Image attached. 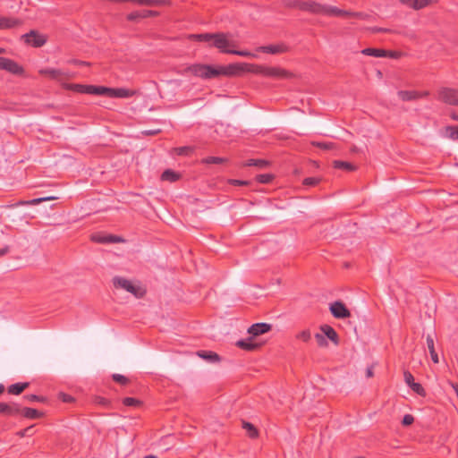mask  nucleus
Wrapping results in <instances>:
<instances>
[{"label":"nucleus","instance_id":"obj_39","mask_svg":"<svg viewBox=\"0 0 458 458\" xmlns=\"http://www.w3.org/2000/svg\"><path fill=\"white\" fill-rule=\"evenodd\" d=\"M174 151L178 156H190L191 154L193 153L194 148L191 147V146L179 147V148H174Z\"/></svg>","mask_w":458,"mask_h":458},{"label":"nucleus","instance_id":"obj_3","mask_svg":"<svg viewBox=\"0 0 458 458\" xmlns=\"http://www.w3.org/2000/svg\"><path fill=\"white\" fill-rule=\"evenodd\" d=\"M232 34L225 32H216L213 34L212 43L209 47L217 48L221 53L231 54L233 48L237 47L234 40H231Z\"/></svg>","mask_w":458,"mask_h":458},{"label":"nucleus","instance_id":"obj_48","mask_svg":"<svg viewBox=\"0 0 458 458\" xmlns=\"http://www.w3.org/2000/svg\"><path fill=\"white\" fill-rule=\"evenodd\" d=\"M318 177H307L303 180L302 183L306 186H315L320 182Z\"/></svg>","mask_w":458,"mask_h":458},{"label":"nucleus","instance_id":"obj_59","mask_svg":"<svg viewBox=\"0 0 458 458\" xmlns=\"http://www.w3.org/2000/svg\"><path fill=\"white\" fill-rule=\"evenodd\" d=\"M232 183L233 185L242 186V185H248L250 182L248 181L232 180Z\"/></svg>","mask_w":458,"mask_h":458},{"label":"nucleus","instance_id":"obj_41","mask_svg":"<svg viewBox=\"0 0 458 458\" xmlns=\"http://www.w3.org/2000/svg\"><path fill=\"white\" fill-rule=\"evenodd\" d=\"M274 179V175L271 174H262L256 176V181L259 183L267 184Z\"/></svg>","mask_w":458,"mask_h":458},{"label":"nucleus","instance_id":"obj_62","mask_svg":"<svg viewBox=\"0 0 458 458\" xmlns=\"http://www.w3.org/2000/svg\"><path fill=\"white\" fill-rule=\"evenodd\" d=\"M450 116L454 121H458V114L456 113H452Z\"/></svg>","mask_w":458,"mask_h":458},{"label":"nucleus","instance_id":"obj_9","mask_svg":"<svg viewBox=\"0 0 458 458\" xmlns=\"http://www.w3.org/2000/svg\"><path fill=\"white\" fill-rule=\"evenodd\" d=\"M329 310L335 318H346L351 317L350 310L341 301H336L331 303Z\"/></svg>","mask_w":458,"mask_h":458},{"label":"nucleus","instance_id":"obj_8","mask_svg":"<svg viewBox=\"0 0 458 458\" xmlns=\"http://www.w3.org/2000/svg\"><path fill=\"white\" fill-rule=\"evenodd\" d=\"M0 70H4L14 75H23L24 69L17 62L6 57H0Z\"/></svg>","mask_w":458,"mask_h":458},{"label":"nucleus","instance_id":"obj_30","mask_svg":"<svg viewBox=\"0 0 458 458\" xmlns=\"http://www.w3.org/2000/svg\"><path fill=\"white\" fill-rule=\"evenodd\" d=\"M333 167L335 169H342L349 172L356 170V166L352 163L341 160H335L333 162Z\"/></svg>","mask_w":458,"mask_h":458},{"label":"nucleus","instance_id":"obj_4","mask_svg":"<svg viewBox=\"0 0 458 458\" xmlns=\"http://www.w3.org/2000/svg\"><path fill=\"white\" fill-rule=\"evenodd\" d=\"M113 284L115 288H122L137 298H141L146 293V291L140 285L135 284L131 281L121 276H114L113 278Z\"/></svg>","mask_w":458,"mask_h":458},{"label":"nucleus","instance_id":"obj_31","mask_svg":"<svg viewBox=\"0 0 458 458\" xmlns=\"http://www.w3.org/2000/svg\"><path fill=\"white\" fill-rule=\"evenodd\" d=\"M108 87L89 85V95L107 96Z\"/></svg>","mask_w":458,"mask_h":458},{"label":"nucleus","instance_id":"obj_15","mask_svg":"<svg viewBox=\"0 0 458 458\" xmlns=\"http://www.w3.org/2000/svg\"><path fill=\"white\" fill-rule=\"evenodd\" d=\"M235 344L240 349H242V350L248 351V352L256 351V350L259 349L261 347V345H262L260 343L253 342V337L252 336H250L246 340H243V339L239 340V341L236 342Z\"/></svg>","mask_w":458,"mask_h":458},{"label":"nucleus","instance_id":"obj_11","mask_svg":"<svg viewBox=\"0 0 458 458\" xmlns=\"http://www.w3.org/2000/svg\"><path fill=\"white\" fill-rule=\"evenodd\" d=\"M272 328V325L270 324H267V323H256V324H253L251 325L247 332L248 334L250 335V336L252 337H256V336H259L260 335H263L265 333H267L271 330Z\"/></svg>","mask_w":458,"mask_h":458},{"label":"nucleus","instance_id":"obj_26","mask_svg":"<svg viewBox=\"0 0 458 458\" xmlns=\"http://www.w3.org/2000/svg\"><path fill=\"white\" fill-rule=\"evenodd\" d=\"M197 355L209 362L214 363L220 361V356L216 352L211 351H199Z\"/></svg>","mask_w":458,"mask_h":458},{"label":"nucleus","instance_id":"obj_12","mask_svg":"<svg viewBox=\"0 0 458 458\" xmlns=\"http://www.w3.org/2000/svg\"><path fill=\"white\" fill-rule=\"evenodd\" d=\"M259 50L262 53L276 55L288 52L289 47L284 43H280L276 45L262 46Z\"/></svg>","mask_w":458,"mask_h":458},{"label":"nucleus","instance_id":"obj_61","mask_svg":"<svg viewBox=\"0 0 458 458\" xmlns=\"http://www.w3.org/2000/svg\"><path fill=\"white\" fill-rule=\"evenodd\" d=\"M9 250H10L9 246H4V248H1L0 249V257L6 255L9 252Z\"/></svg>","mask_w":458,"mask_h":458},{"label":"nucleus","instance_id":"obj_20","mask_svg":"<svg viewBox=\"0 0 458 458\" xmlns=\"http://www.w3.org/2000/svg\"><path fill=\"white\" fill-rule=\"evenodd\" d=\"M399 2L413 10H420L433 3V0H399Z\"/></svg>","mask_w":458,"mask_h":458},{"label":"nucleus","instance_id":"obj_37","mask_svg":"<svg viewBox=\"0 0 458 458\" xmlns=\"http://www.w3.org/2000/svg\"><path fill=\"white\" fill-rule=\"evenodd\" d=\"M56 198L55 197H45V198H38V199H30V200H26V201H20L18 203H16L14 206H19V205H37V204H39L43 201H46V200H50V199H55Z\"/></svg>","mask_w":458,"mask_h":458},{"label":"nucleus","instance_id":"obj_5","mask_svg":"<svg viewBox=\"0 0 458 458\" xmlns=\"http://www.w3.org/2000/svg\"><path fill=\"white\" fill-rule=\"evenodd\" d=\"M437 98L446 105L458 106V89L443 87L437 91Z\"/></svg>","mask_w":458,"mask_h":458},{"label":"nucleus","instance_id":"obj_24","mask_svg":"<svg viewBox=\"0 0 458 458\" xmlns=\"http://www.w3.org/2000/svg\"><path fill=\"white\" fill-rule=\"evenodd\" d=\"M131 3L145 6L169 5V0H131Z\"/></svg>","mask_w":458,"mask_h":458},{"label":"nucleus","instance_id":"obj_40","mask_svg":"<svg viewBox=\"0 0 458 458\" xmlns=\"http://www.w3.org/2000/svg\"><path fill=\"white\" fill-rule=\"evenodd\" d=\"M295 338L298 339V340H301L304 343H309L311 339V333H310V329H304L301 332H299L296 335H295Z\"/></svg>","mask_w":458,"mask_h":458},{"label":"nucleus","instance_id":"obj_16","mask_svg":"<svg viewBox=\"0 0 458 458\" xmlns=\"http://www.w3.org/2000/svg\"><path fill=\"white\" fill-rule=\"evenodd\" d=\"M0 414L6 416H16L19 414V403H0Z\"/></svg>","mask_w":458,"mask_h":458},{"label":"nucleus","instance_id":"obj_45","mask_svg":"<svg viewBox=\"0 0 458 458\" xmlns=\"http://www.w3.org/2000/svg\"><path fill=\"white\" fill-rule=\"evenodd\" d=\"M315 339L319 347H327L328 346L327 340L323 334L317 333L315 335Z\"/></svg>","mask_w":458,"mask_h":458},{"label":"nucleus","instance_id":"obj_38","mask_svg":"<svg viewBox=\"0 0 458 458\" xmlns=\"http://www.w3.org/2000/svg\"><path fill=\"white\" fill-rule=\"evenodd\" d=\"M445 131L446 137H448L449 139H451L453 140H458V125L457 126H453V125L446 126L445 128Z\"/></svg>","mask_w":458,"mask_h":458},{"label":"nucleus","instance_id":"obj_55","mask_svg":"<svg viewBox=\"0 0 458 458\" xmlns=\"http://www.w3.org/2000/svg\"><path fill=\"white\" fill-rule=\"evenodd\" d=\"M161 132V129H155V130H145L142 131L141 133L145 136H154Z\"/></svg>","mask_w":458,"mask_h":458},{"label":"nucleus","instance_id":"obj_23","mask_svg":"<svg viewBox=\"0 0 458 458\" xmlns=\"http://www.w3.org/2000/svg\"><path fill=\"white\" fill-rule=\"evenodd\" d=\"M91 240L99 243H116L123 241L121 237L112 234L104 237L93 235Z\"/></svg>","mask_w":458,"mask_h":458},{"label":"nucleus","instance_id":"obj_17","mask_svg":"<svg viewBox=\"0 0 458 458\" xmlns=\"http://www.w3.org/2000/svg\"><path fill=\"white\" fill-rule=\"evenodd\" d=\"M319 329L325 337L328 338L335 345L339 344V336L336 331L331 326L325 324L320 326Z\"/></svg>","mask_w":458,"mask_h":458},{"label":"nucleus","instance_id":"obj_27","mask_svg":"<svg viewBox=\"0 0 458 458\" xmlns=\"http://www.w3.org/2000/svg\"><path fill=\"white\" fill-rule=\"evenodd\" d=\"M182 175L179 173H176L171 169L165 170L161 174L162 181H167L170 182H174L181 179Z\"/></svg>","mask_w":458,"mask_h":458},{"label":"nucleus","instance_id":"obj_47","mask_svg":"<svg viewBox=\"0 0 458 458\" xmlns=\"http://www.w3.org/2000/svg\"><path fill=\"white\" fill-rule=\"evenodd\" d=\"M23 398L28 400L29 402L45 403L47 401L46 397L40 396V395H37V394H27V395H24Z\"/></svg>","mask_w":458,"mask_h":458},{"label":"nucleus","instance_id":"obj_52","mask_svg":"<svg viewBox=\"0 0 458 458\" xmlns=\"http://www.w3.org/2000/svg\"><path fill=\"white\" fill-rule=\"evenodd\" d=\"M403 377H404V381H405V383H406L409 386H411V385L412 383H414V377H413L412 374H411L410 371L405 370V371L403 372Z\"/></svg>","mask_w":458,"mask_h":458},{"label":"nucleus","instance_id":"obj_33","mask_svg":"<svg viewBox=\"0 0 458 458\" xmlns=\"http://www.w3.org/2000/svg\"><path fill=\"white\" fill-rule=\"evenodd\" d=\"M228 162V159L225 157H208L203 159H201V164L206 165H221L225 164Z\"/></svg>","mask_w":458,"mask_h":458},{"label":"nucleus","instance_id":"obj_34","mask_svg":"<svg viewBox=\"0 0 458 458\" xmlns=\"http://www.w3.org/2000/svg\"><path fill=\"white\" fill-rule=\"evenodd\" d=\"M242 428L247 430L249 437L255 439L259 437V431L257 428L250 422L243 421Z\"/></svg>","mask_w":458,"mask_h":458},{"label":"nucleus","instance_id":"obj_64","mask_svg":"<svg viewBox=\"0 0 458 458\" xmlns=\"http://www.w3.org/2000/svg\"><path fill=\"white\" fill-rule=\"evenodd\" d=\"M4 392V386L0 384V394H2Z\"/></svg>","mask_w":458,"mask_h":458},{"label":"nucleus","instance_id":"obj_10","mask_svg":"<svg viewBox=\"0 0 458 458\" xmlns=\"http://www.w3.org/2000/svg\"><path fill=\"white\" fill-rule=\"evenodd\" d=\"M398 97L403 102L413 101L429 96V91L399 90Z\"/></svg>","mask_w":458,"mask_h":458},{"label":"nucleus","instance_id":"obj_7","mask_svg":"<svg viewBox=\"0 0 458 458\" xmlns=\"http://www.w3.org/2000/svg\"><path fill=\"white\" fill-rule=\"evenodd\" d=\"M295 75L284 68L277 66H265L264 77L274 79H292Z\"/></svg>","mask_w":458,"mask_h":458},{"label":"nucleus","instance_id":"obj_50","mask_svg":"<svg viewBox=\"0 0 458 458\" xmlns=\"http://www.w3.org/2000/svg\"><path fill=\"white\" fill-rule=\"evenodd\" d=\"M231 55H236L244 56V57H255L256 56L254 54L250 53V51L235 50L233 48L231 52Z\"/></svg>","mask_w":458,"mask_h":458},{"label":"nucleus","instance_id":"obj_54","mask_svg":"<svg viewBox=\"0 0 458 458\" xmlns=\"http://www.w3.org/2000/svg\"><path fill=\"white\" fill-rule=\"evenodd\" d=\"M401 55L402 54L397 51L386 50V55L384 57L397 59L401 56Z\"/></svg>","mask_w":458,"mask_h":458},{"label":"nucleus","instance_id":"obj_43","mask_svg":"<svg viewBox=\"0 0 458 458\" xmlns=\"http://www.w3.org/2000/svg\"><path fill=\"white\" fill-rule=\"evenodd\" d=\"M123 403L125 406H140L141 404V401L133 397H125L123 399Z\"/></svg>","mask_w":458,"mask_h":458},{"label":"nucleus","instance_id":"obj_21","mask_svg":"<svg viewBox=\"0 0 458 458\" xmlns=\"http://www.w3.org/2000/svg\"><path fill=\"white\" fill-rule=\"evenodd\" d=\"M427 346L430 353L431 360L434 363H438V355L435 350V333L428 334L426 337Z\"/></svg>","mask_w":458,"mask_h":458},{"label":"nucleus","instance_id":"obj_18","mask_svg":"<svg viewBox=\"0 0 458 458\" xmlns=\"http://www.w3.org/2000/svg\"><path fill=\"white\" fill-rule=\"evenodd\" d=\"M22 21L14 17H0V30H8L22 25Z\"/></svg>","mask_w":458,"mask_h":458},{"label":"nucleus","instance_id":"obj_19","mask_svg":"<svg viewBox=\"0 0 458 458\" xmlns=\"http://www.w3.org/2000/svg\"><path fill=\"white\" fill-rule=\"evenodd\" d=\"M19 414L22 415L26 419L37 420L44 416V412L29 407H21L19 404Z\"/></svg>","mask_w":458,"mask_h":458},{"label":"nucleus","instance_id":"obj_60","mask_svg":"<svg viewBox=\"0 0 458 458\" xmlns=\"http://www.w3.org/2000/svg\"><path fill=\"white\" fill-rule=\"evenodd\" d=\"M373 369H374V366L373 365H371L370 367H369L366 369V376H367V377H372L374 376Z\"/></svg>","mask_w":458,"mask_h":458},{"label":"nucleus","instance_id":"obj_36","mask_svg":"<svg viewBox=\"0 0 458 458\" xmlns=\"http://www.w3.org/2000/svg\"><path fill=\"white\" fill-rule=\"evenodd\" d=\"M244 166H257L259 168H266L269 165V162L265 159H249L244 165Z\"/></svg>","mask_w":458,"mask_h":458},{"label":"nucleus","instance_id":"obj_6","mask_svg":"<svg viewBox=\"0 0 458 458\" xmlns=\"http://www.w3.org/2000/svg\"><path fill=\"white\" fill-rule=\"evenodd\" d=\"M21 38L27 45L37 48L43 47L47 41V36L39 33L36 30H31L30 32L23 34Z\"/></svg>","mask_w":458,"mask_h":458},{"label":"nucleus","instance_id":"obj_35","mask_svg":"<svg viewBox=\"0 0 458 458\" xmlns=\"http://www.w3.org/2000/svg\"><path fill=\"white\" fill-rule=\"evenodd\" d=\"M65 88L77 93L88 94L89 85L71 83L67 84Z\"/></svg>","mask_w":458,"mask_h":458},{"label":"nucleus","instance_id":"obj_51","mask_svg":"<svg viewBox=\"0 0 458 458\" xmlns=\"http://www.w3.org/2000/svg\"><path fill=\"white\" fill-rule=\"evenodd\" d=\"M414 422V417L411 414H406L403 416L402 424L403 426H410Z\"/></svg>","mask_w":458,"mask_h":458},{"label":"nucleus","instance_id":"obj_14","mask_svg":"<svg viewBox=\"0 0 458 458\" xmlns=\"http://www.w3.org/2000/svg\"><path fill=\"white\" fill-rule=\"evenodd\" d=\"M135 95V91L123 88H108L107 97L127 98Z\"/></svg>","mask_w":458,"mask_h":458},{"label":"nucleus","instance_id":"obj_25","mask_svg":"<svg viewBox=\"0 0 458 458\" xmlns=\"http://www.w3.org/2000/svg\"><path fill=\"white\" fill-rule=\"evenodd\" d=\"M30 386V383L24 382V383H15L8 386L7 392L10 394L18 395L21 394L26 388H28Z\"/></svg>","mask_w":458,"mask_h":458},{"label":"nucleus","instance_id":"obj_46","mask_svg":"<svg viewBox=\"0 0 458 458\" xmlns=\"http://www.w3.org/2000/svg\"><path fill=\"white\" fill-rule=\"evenodd\" d=\"M112 378L114 381H115L116 383H119L123 386H125L129 383V379L121 374H113Z\"/></svg>","mask_w":458,"mask_h":458},{"label":"nucleus","instance_id":"obj_63","mask_svg":"<svg viewBox=\"0 0 458 458\" xmlns=\"http://www.w3.org/2000/svg\"><path fill=\"white\" fill-rule=\"evenodd\" d=\"M98 403H101V404H105V403H106V400L105 398H103V397H98Z\"/></svg>","mask_w":458,"mask_h":458},{"label":"nucleus","instance_id":"obj_56","mask_svg":"<svg viewBox=\"0 0 458 458\" xmlns=\"http://www.w3.org/2000/svg\"><path fill=\"white\" fill-rule=\"evenodd\" d=\"M33 428V426H30V427H27L26 428L22 429V430H20L18 432H16V435L19 437H24L25 436L29 435L31 428Z\"/></svg>","mask_w":458,"mask_h":458},{"label":"nucleus","instance_id":"obj_28","mask_svg":"<svg viewBox=\"0 0 458 458\" xmlns=\"http://www.w3.org/2000/svg\"><path fill=\"white\" fill-rule=\"evenodd\" d=\"M214 33H200V34H191L189 35V39L199 41V42H207L209 45L212 43V38Z\"/></svg>","mask_w":458,"mask_h":458},{"label":"nucleus","instance_id":"obj_58","mask_svg":"<svg viewBox=\"0 0 458 458\" xmlns=\"http://www.w3.org/2000/svg\"><path fill=\"white\" fill-rule=\"evenodd\" d=\"M60 397L62 398L63 402H64V403H70L73 400V398L71 395L64 394V393L60 394Z\"/></svg>","mask_w":458,"mask_h":458},{"label":"nucleus","instance_id":"obj_13","mask_svg":"<svg viewBox=\"0 0 458 458\" xmlns=\"http://www.w3.org/2000/svg\"><path fill=\"white\" fill-rule=\"evenodd\" d=\"M159 13L154 10H144L141 12L136 11L129 13L126 19L130 21H136L139 19H145L148 17H156L158 16Z\"/></svg>","mask_w":458,"mask_h":458},{"label":"nucleus","instance_id":"obj_1","mask_svg":"<svg viewBox=\"0 0 458 458\" xmlns=\"http://www.w3.org/2000/svg\"><path fill=\"white\" fill-rule=\"evenodd\" d=\"M244 72L243 63L231 64L226 66L215 67L209 64H195L187 66L182 72V74L191 73L205 80L216 78L220 75L236 76Z\"/></svg>","mask_w":458,"mask_h":458},{"label":"nucleus","instance_id":"obj_32","mask_svg":"<svg viewBox=\"0 0 458 458\" xmlns=\"http://www.w3.org/2000/svg\"><path fill=\"white\" fill-rule=\"evenodd\" d=\"M361 54L369 56L384 57L386 55V50L382 48L368 47L361 50Z\"/></svg>","mask_w":458,"mask_h":458},{"label":"nucleus","instance_id":"obj_53","mask_svg":"<svg viewBox=\"0 0 458 458\" xmlns=\"http://www.w3.org/2000/svg\"><path fill=\"white\" fill-rule=\"evenodd\" d=\"M369 30L373 33H379V32H384V33H393L394 32L393 30L391 29H387V28H381V27H373V28H370Z\"/></svg>","mask_w":458,"mask_h":458},{"label":"nucleus","instance_id":"obj_57","mask_svg":"<svg viewBox=\"0 0 458 458\" xmlns=\"http://www.w3.org/2000/svg\"><path fill=\"white\" fill-rule=\"evenodd\" d=\"M69 63L72 64H75V65H85V66H89V63L85 62V61H81V60H78V59H72V60L69 61Z\"/></svg>","mask_w":458,"mask_h":458},{"label":"nucleus","instance_id":"obj_29","mask_svg":"<svg viewBox=\"0 0 458 458\" xmlns=\"http://www.w3.org/2000/svg\"><path fill=\"white\" fill-rule=\"evenodd\" d=\"M38 72L41 75H47L53 80H58L64 74L61 70L53 68L41 69Z\"/></svg>","mask_w":458,"mask_h":458},{"label":"nucleus","instance_id":"obj_2","mask_svg":"<svg viewBox=\"0 0 458 458\" xmlns=\"http://www.w3.org/2000/svg\"><path fill=\"white\" fill-rule=\"evenodd\" d=\"M313 14H324L327 16H344L349 18H356L360 20H367L369 15L361 12H352L339 9L335 6L322 4L315 1H304L303 10Z\"/></svg>","mask_w":458,"mask_h":458},{"label":"nucleus","instance_id":"obj_22","mask_svg":"<svg viewBox=\"0 0 458 458\" xmlns=\"http://www.w3.org/2000/svg\"><path fill=\"white\" fill-rule=\"evenodd\" d=\"M244 72H250L264 76L265 65L243 63Z\"/></svg>","mask_w":458,"mask_h":458},{"label":"nucleus","instance_id":"obj_49","mask_svg":"<svg viewBox=\"0 0 458 458\" xmlns=\"http://www.w3.org/2000/svg\"><path fill=\"white\" fill-rule=\"evenodd\" d=\"M312 144L326 150L333 149L335 146L333 142H312Z\"/></svg>","mask_w":458,"mask_h":458},{"label":"nucleus","instance_id":"obj_44","mask_svg":"<svg viewBox=\"0 0 458 458\" xmlns=\"http://www.w3.org/2000/svg\"><path fill=\"white\" fill-rule=\"evenodd\" d=\"M411 388V390L413 392H415L416 394H418L420 396H425L426 395V391L425 389L423 388V386L420 384V383H412L410 386Z\"/></svg>","mask_w":458,"mask_h":458},{"label":"nucleus","instance_id":"obj_42","mask_svg":"<svg viewBox=\"0 0 458 458\" xmlns=\"http://www.w3.org/2000/svg\"><path fill=\"white\" fill-rule=\"evenodd\" d=\"M304 1L302 0H287L285 2V6L289 8H296L299 10H303Z\"/></svg>","mask_w":458,"mask_h":458}]
</instances>
